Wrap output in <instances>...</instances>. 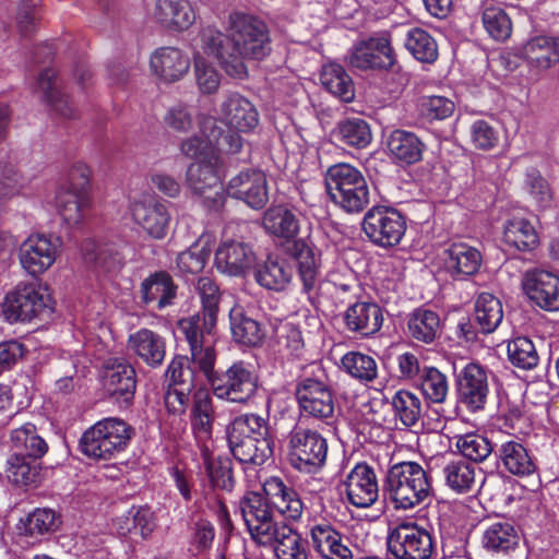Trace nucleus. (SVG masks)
Wrapping results in <instances>:
<instances>
[{
    "label": "nucleus",
    "mask_w": 559,
    "mask_h": 559,
    "mask_svg": "<svg viewBox=\"0 0 559 559\" xmlns=\"http://www.w3.org/2000/svg\"><path fill=\"white\" fill-rule=\"evenodd\" d=\"M227 35L214 26L200 31L202 50L217 59L225 72L236 79L248 74L246 60H262L271 52L267 25L261 19L242 12L228 16Z\"/></svg>",
    "instance_id": "nucleus-1"
},
{
    "label": "nucleus",
    "mask_w": 559,
    "mask_h": 559,
    "mask_svg": "<svg viewBox=\"0 0 559 559\" xmlns=\"http://www.w3.org/2000/svg\"><path fill=\"white\" fill-rule=\"evenodd\" d=\"M239 510L251 538L270 544L272 534L283 523L274 520V510L287 520L297 521L304 512V503L296 490L280 477H270L263 484V492H247L239 501Z\"/></svg>",
    "instance_id": "nucleus-2"
},
{
    "label": "nucleus",
    "mask_w": 559,
    "mask_h": 559,
    "mask_svg": "<svg viewBox=\"0 0 559 559\" xmlns=\"http://www.w3.org/2000/svg\"><path fill=\"white\" fill-rule=\"evenodd\" d=\"M197 290L201 298L202 310L178 322V330L189 344L191 360L205 372L215 366V328L218 313V287L210 277H200Z\"/></svg>",
    "instance_id": "nucleus-3"
},
{
    "label": "nucleus",
    "mask_w": 559,
    "mask_h": 559,
    "mask_svg": "<svg viewBox=\"0 0 559 559\" xmlns=\"http://www.w3.org/2000/svg\"><path fill=\"white\" fill-rule=\"evenodd\" d=\"M383 488L396 510L414 509L432 492L428 473L413 461L392 465L388 469Z\"/></svg>",
    "instance_id": "nucleus-4"
},
{
    "label": "nucleus",
    "mask_w": 559,
    "mask_h": 559,
    "mask_svg": "<svg viewBox=\"0 0 559 559\" xmlns=\"http://www.w3.org/2000/svg\"><path fill=\"white\" fill-rule=\"evenodd\" d=\"M301 415L330 423L335 416L331 381L320 362L306 366L295 389Z\"/></svg>",
    "instance_id": "nucleus-5"
},
{
    "label": "nucleus",
    "mask_w": 559,
    "mask_h": 559,
    "mask_svg": "<svg viewBox=\"0 0 559 559\" xmlns=\"http://www.w3.org/2000/svg\"><path fill=\"white\" fill-rule=\"evenodd\" d=\"M324 183L330 200L346 213H360L369 204V185L362 173L348 163L331 165Z\"/></svg>",
    "instance_id": "nucleus-6"
},
{
    "label": "nucleus",
    "mask_w": 559,
    "mask_h": 559,
    "mask_svg": "<svg viewBox=\"0 0 559 559\" xmlns=\"http://www.w3.org/2000/svg\"><path fill=\"white\" fill-rule=\"evenodd\" d=\"M242 147V138L235 132H226L217 126L214 117L202 116L199 120V134L183 139L180 152L194 163H218V153L236 154Z\"/></svg>",
    "instance_id": "nucleus-7"
},
{
    "label": "nucleus",
    "mask_w": 559,
    "mask_h": 559,
    "mask_svg": "<svg viewBox=\"0 0 559 559\" xmlns=\"http://www.w3.org/2000/svg\"><path fill=\"white\" fill-rule=\"evenodd\" d=\"M214 419L215 411L210 392L205 389L197 390L192 396L190 413L191 430L200 449L205 471L210 478L216 481L221 476L230 478V468L227 464H222L221 462L216 466L213 439Z\"/></svg>",
    "instance_id": "nucleus-8"
},
{
    "label": "nucleus",
    "mask_w": 559,
    "mask_h": 559,
    "mask_svg": "<svg viewBox=\"0 0 559 559\" xmlns=\"http://www.w3.org/2000/svg\"><path fill=\"white\" fill-rule=\"evenodd\" d=\"M195 366L209 379L212 392L218 400L240 405H247L254 400L259 389V377L250 364L235 361L227 369L216 372L214 368L205 372Z\"/></svg>",
    "instance_id": "nucleus-9"
},
{
    "label": "nucleus",
    "mask_w": 559,
    "mask_h": 559,
    "mask_svg": "<svg viewBox=\"0 0 559 559\" xmlns=\"http://www.w3.org/2000/svg\"><path fill=\"white\" fill-rule=\"evenodd\" d=\"M133 429L124 420L108 417L95 423L80 439L83 454L94 460H111L124 451Z\"/></svg>",
    "instance_id": "nucleus-10"
},
{
    "label": "nucleus",
    "mask_w": 559,
    "mask_h": 559,
    "mask_svg": "<svg viewBox=\"0 0 559 559\" xmlns=\"http://www.w3.org/2000/svg\"><path fill=\"white\" fill-rule=\"evenodd\" d=\"M90 169L85 164L74 165L69 173V182L61 186L56 194L59 214L69 225L80 224L90 206L87 186Z\"/></svg>",
    "instance_id": "nucleus-11"
},
{
    "label": "nucleus",
    "mask_w": 559,
    "mask_h": 559,
    "mask_svg": "<svg viewBox=\"0 0 559 559\" xmlns=\"http://www.w3.org/2000/svg\"><path fill=\"white\" fill-rule=\"evenodd\" d=\"M361 226L367 238L373 245L392 248L403 239L406 231V219L394 207L377 205L366 212Z\"/></svg>",
    "instance_id": "nucleus-12"
},
{
    "label": "nucleus",
    "mask_w": 559,
    "mask_h": 559,
    "mask_svg": "<svg viewBox=\"0 0 559 559\" xmlns=\"http://www.w3.org/2000/svg\"><path fill=\"white\" fill-rule=\"evenodd\" d=\"M49 302L50 296L40 283H20L5 296L2 313L9 322L31 321L41 314Z\"/></svg>",
    "instance_id": "nucleus-13"
},
{
    "label": "nucleus",
    "mask_w": 559,
    "mask_h": 559,
    "mask_svg": "<svg viewBox=\"0 0 559 559\" xmlns=\"http://www.w3.org/2000/svg\"><path fill=\"white\" fill-rule=\"evenodd\" d=\"M289 462L301 473H316L324 464L328 455V442L318 431L308 428H295L289 435Z\"/></svg>",
    "instance_id": "nucleus-14"
},
{
    "label": "nucleus",
    "mask_w": 559,
    "mask_h": 559,
    "mask_svg": "<svg viewBox=\"0 0 559 559\" xmlns=\"http://www.w3.org/2000/svg\"><path fill=\"white\" fill-rule=\"evenodd\" d=\"M459 401L472 413L484 409L489 395V370L478 362H467L455 374Z\"/></svg>",
    "instance_id": "nucleus-15"
},
{
    "label": "nucleus",
    "mask_w": 559,
    "mask_h": 559,
    "mask_svg": "<svg viewBox=\"0 0 559 559\" xmlns=\"http://www.w3.org/2000/svg\"><path fill=\"white\" fill-rule=\"evenodd\" d=\"M350 67L367 70H389L396 63L394 49L388 36H372L353 45L347 55Z\"/></svg>",
    "instance_id": "nucleus-16"
},
{
    "label": "nucleus",
    "mask_w": 559,
    "mask_h": 559,
    "mask_svg": "<svg viewBox=\"0 0 559 559\" xmlns=\"http://www.w3.org/2000/svg\"><path fill=\"white\" fill-rule=\"evenodd\" d=\"M388 551L394 559H429L432 554L430 534L416 525L401 524L388 537Z\"/></svg>",
    "instance_id": "nucleus-17"
},
{
    "label": "nucleus",
    "mask_w": 559,
    "mask_h": 559,
    "mask_svg": "<svg viewBox=\"0 0 559 559\" xmlns=\"http://www.w3.org/2000/svg\"><path fill=\"white\" fill-rule=\"evenodd\" d=\"M58 237L44 234L31 235L22 242L19 259L22 267L31 275H39L50 269L60 253Z\"/></svg>",
    "instance_id": "nucleus-18"
},
{
    "label": "nucleus",
    "mask_w": 559,
    "mask_h": 559,
    "mask_svg": "<svg viewBox=\"0 0 559 559\" xmlns=\"http://www.w3.org/2000/svg\"><path fill=\"white\" fill-rule=\"evenodd\" d=\"M104 390L120 407L132 404L136 389L133 366L123 358L109 359L103 374Z\"/></svg>",
    "instance_id": "nucleus-19"
},
{
    "label": "nucleus",
    "mask_w": 559,
    "mask_h": 559,
    "mask_svg": "<svg viewBox=\"0 0 559 559\" xmlns=\"http://www.w3.org/2000/svg\"><path fill=\"white\" fill-rule=\"evenodd\" d=\"M134 222L153 239L166 237L170 214L166 205L151 194L134 200L131 205Z\"/></svg>",
    "instance_id": "nucleus-20"
},
{
    "label": "nucleus",
    "mask_w": 559,
    "mask_h": 559,
    "mask_svg": "<svg viewBox=\"0 0 559 559\" xmlns=\"http://www.w3.org/2000/svg\"><path fill=\"white\" fill-rule=\"evenodd\" d=\"M532 302L546 311H559V276L545 270H530L522 281Z\"/></svg>",
    "instance_id": "nucleus-21"
},
{
    "label": "nucleus",
    "mask_w": 559,
    "mask_h": 559,
    "mask_svg": "<svg viewBox=\"0 0 559 559\" xmlns=\"http://www.w3.org/2000/svg\"><path fill=\"white\" fill-rule=\"evenodd\" d=\"M348 502L366 509L374 504L379 497V486L374 469L367 463L356 464L344 480Z\"/></svg>",
    "instance_id": "nucleus-22"
},
{
    "label": "nucleus",
    "mask_w": 559,
    "mask_h": 559,
    "mask_svg": "<svg viewBox=\"0 0 559 559\" xmlns=\"http://www.w3.org/2000/svg\"><path fill=\"white\" fill-rule=\"evenodd\" d=\"M226 192L252 209H262L269 201L266 176L260 170L240 171L229 180Z\"/></svg>",
    "instance_id": "nucleus-23"
},
{
    "label": "nucleus",
    "mask_w": 559,
    "mask_h": 559,
    "mask_svg": "<svg viewBox=\"0 0 559 559\" xmlns=\"http://www.w3.org/2000/svg\"><path fill=\"white\" fill-rule=\"evenodd\" d=\"M152 19L169 32H185L197 21V10L190 0H155Z\"/></svg>",
    "instance_id": "nucleus-24"
},
{
    "label": "nucleus",
    "mask_w": 559,
    "mask_h": 559,
    "mask_svg": "<svg viewBox=\"0 0 559 559\" xmlns=\"http://www.w3.org/2000/svg\"><path fill=\"white\" fill-rule=\"evenodd\" d=\"M497 467L516 477H528L537 472L535 457L519 440L510 438L502 441L495 451Z\"/></svg>",
    "instance_id": "nucleus-25"
},
{
    "label": "nucleus",
    "mask_w": 559,
    "mask_h": 559,
    "mask_svg": "<svg viewBox=\"0 0 559 559\" xmlns=\"http://www.w3.org/2000/svg\"><path fill=\"white\" fill-rule=\"evenodd\" d=\"M289 253L297 262V273L304 292L311 293L321 280V251L306 239L299 238L289 247Z\"/></svg>",
    "instance_id": "nucleus-26"
},
{
    "label": "nucleus",
    "mask_w": 559,
    "mask_h": 559,
    "mask_svg": "<svg viewBox=\"0 0 559 559\" xmlns=\"http://www.w3.org/2000/svg\"><path fill=\"white\" fill-rule=\"evenodd\" d=\"M254 261L253 250L242 240H223L215 251L217 270L230 276L243 275L253 265Z\"/></svg>",
    "instance_id": "nucleus-27"
},
{
    "label": "nucleus",
    "mask_w": 559,
    "mask_h": 559,
    "mask_svg": "<svg viewBox=\"0 0 559 559\" xmlns=\"http://www.w3.org/2000/svg\"><path fill=\"white\" fill-rule=\"evenodd\" d=\"M520 56L532 73L540 74L559 63V37L534 36L521 47Z\"/></svg>",
    "instance_id": "nucleus-28"
},
{
    "label": "nucleus",
    "mask_w": 559,
    "mask_h": 559,
    "mask_svg": "<svg viewBox=\"0 0 559 559\" xmlns=\"http://www.w3.org/2000/svg\"><path fill=\"white\" fill-rule=\"evenodd\" d=\"M218 115L222 122L239 132H248L259 123L255 107L239 93H229L224 97Z\"/></svg>",
    "instance_id": "nucleus-29"
},
{
    "label": "nucleus",
    "mask_w": 559,
    "mask_h": 559,
    "mask_svg": "<svg viewBox=\"0 0 559 559\" xmlns=\"http://www.w3.org/2000/svg\"><path fill=\"white\" fill-rule=\"evenodd\" d=\"M444 266L454 281H465L480 270L483 255L480 251L466 243L454 242L444 250Z\"/></svg>",
    "instance_id": "nucleus-30"
},
{
    "label": "nucleus",
    "mask_w": 559,
    "mask_h": 559,
    "mask_svg": "<svg viewBox=\"0 0 559 559\" xmlns=\"http://www.w3.org/2000/svg\"><path fill=\"white\" fill-rule=\"evenodd\" d=\"M128 349L151 368L162 366L166 356V341L158 333L142 328L131 333L127 342Z\"/></svg>",
    "instance_id": "nucleus-31"
},
{
    "label": "nucleus",
    "mask_w": 559,
    "mask_h": 559,
    "mask_svg": "<svg viewBox=\"0 0 559 559\" xmlns=\"http://www.w3.org/2000/svg\"><path fill=\"white\" fill-rule=\"evenodd\" d=\"M153 72L164 82L173 83L182 79L190 69V58L176 47H162L151 56Z\"/></svg>",
    "instance_id": "nucleus-32"
},
{
    "label": "nucleus",
    "mask_w": 559,
    "mask_h": 559,
    "mask_svg": "<svg viewBox=\"0 0 559 559\" xmlns=\"http://www.w3.org/2000/svg\"><path fill=\"white\" fill-rule=\"evenodd\" d=\"M314 550L324 559H353L352 550L342 543L341 534L328 522L314 523L309 528Z\"/></svg>",
    "instance_id": "nucleus-33"
},
{
    "label": "nucleus",
    "mask_w": 559,
    "mask_h": 559,
    "mask_svg": "<svg viewBox=\"0 0 559 559\" xmlns=\"http://www.w3.org/2000/svg\"><path fill=\"white\" fill-rule=\"evenodd\" d=\"M344 319L349 331L367 337L380 331L383 312L376 302L359 301L347 308Z\"/></svg>",
    "instance_id": "nucleus-34"
},
{
    "label": "nucleus",
    "mask_w": 559,
    "mask_h": 559,
    "mask_svg": "<svg viewBox=\"0 0 559 559\" xmlns=\"http://www.w3.org/2000/svg\"><path fill=\"white\" fill-rule=\"evenodd\" d=\"M386 147L395 164L408 166L421 160L425 144L415 133L396 129L389 135Z\"/></svg>",
    "instance_id": "nucleus-35"
},
{
    "label": "nucleus",
    "mask_w": 559,
    "mask_h": 559,
    "mask_svg": "<svg viewBox=\"0 0 559 559\" xmlns=\"http://www.w3.org/2000/svg\"><path fill=\"white\" fill-rule=\"evenodd\" d=\"M229 449L236 460L243 464L262 465L273 454L270 438H245L227 433Z\"/></svg>",
    "instance_id": "nucleus-36"
},
{
    "label": "nucleus",
    "mask_w": 559,
    "mask_h": 559,
    "mask_svg": "<svg viewBox=\"0 0 559 559\" xmlns=\"http://www.w3.org/2000/svg\"><path fill=\"white\" fill-rule=\"evenodd\" d=\"M293 277L294 267L292 263L281 257H269L254 270L257 283L269 290L282 292L286 289Z\"/></svg>",
    "instance_id": "nucleus-37"
},
{
    "label": "nucleus",
    "mask_w": 559,
    "mask_h": 559,
    "mask_svg": "<svg viewBox=\"0 0 559 559\" xmlns=\"http://www.w3.org/2000/svg\"><path fill=\"white\" fill-rule=\"evenodd\" d=\"M520 539L515 526L503 520L486 526L481 535V545L489 552L507 555L519 546Z\"/></svg>",
    "instance_id": "nucleus-38"
},
{
    "label": "nucleus",
    "mask_w": 559,
    "mask_h": 559,
    "mask_svg": "<svg viewBox=\"0 0 559 559\" xmlns=\"http://www.w3.org/2000/svg\"><path fill=\"white\" fill-rule=\"evenodd\" d=\"M406 324L409 337L418 343L429 345L440 337V317L436 311L425 307L414 309L407 316Z\"/></svg>",
    "instance_id": "nucleus-39"
},
{
    "label": "nucleus",
    "mask_w": 559,
    "mask_h": 559,
    "mask_svg": "<svg viewBox=\"0 0 559 559\" xmlns=\"http://www.w3.org/2000/svg\"><path fill=\"white\" fill-rule=\"evenodd\" d=\"M217 163H192L187 169V181L189 187L198 194L213 192L206 198L219 204L222 202V185L216 171Z\"/></svg>",
    "instance_id": "nucleus-40"
},
{
    "label": "nucleus",
    "mask_w": 559,
    "mask_h": 559,
    "mask_svg": "<svg viewBox=\"0 0 559 559\" xmlns=\"http://www.w3.org/2000/svg\"><path fill=\"white\" fill-rule=\"evenodd\" d=\"M503 243L512 250L531 252L537 248L539 238L535 227L525 217H512L503 224Z\"/></svg>",
    "instance_id": "nucleus-41"
},
{
    "label": "nucleus",
    "mask_w": 559,
    "mask_h": 559,
    "mask_svg": "<svg viewBox=\"0 0 559 559\" xmlns=\"http://www.w3.org/2000/svg\"><path fill=\"white\" fill-rule=\"evenodd\" d=\"M263 227L267 234L283 241H295L300 231L297 215L289 209L278 205L266 210L263 215Z\"/></svg>",
    "instance_id": "nucleus-42"
},
{
    "label": "nucleus",
    "mask_w": 559,
    "mask_h": 559,
    "mask_svg": "<svg viewBox=\"0 0 559 559\" xmlns=\"http://www.w3.org/2000/svg\"><path fill=\"white\" fill-rule=\"evenodd\" d=\"M262 546L272 547L277 559H309L307 543L284 523L272 534L271 543Z\"/></svg>",
    "instance_id": "nucleus-43"
},
{
    "label": "nucleus",
    "mask_w": 559,
    "mask_h": 559,
    "mask_svg": "<svg viewBox=\"0 0 559 559\" xmlns=\"http://www.w3.org/2000/svg\"><path fill=\"white\" fill-rule=\"evenodd\" d=\"M175 297L176 286L171 276L166 272H156L141 284V298L145 305L156 302L160 310L169 306Z\"/></svg>",
    "instance_id": "nucleus-44"
},
{
    "label": "nucleus",
    "mask_w": 559,
    "mask_h": 559,
    "mask_svg": "<svg viewBox=\"0 0 559 559\" xmlns=\"http://www.w3.org/2000/svg\"><path fill=\"white\" fill-rule=\"evenodd\" d=\"M10 442L15 453L27 457L39 459L48 450L46 441L38 435L37 428L32 423H24L10 432Z\"/></svg>",
    "instance_id": "nucleus-45"
},
{
    "label": "nucleus",
    "mask_w": 559,
    "mask_h": 559,
    "mask_svg": "<svg viewBox=\"0 0 559 559\" xmlns=\"http://www.w3.org/2000/svg\"><path fill=\"white\" fill-rule=\"evenodd\" d=\"M442 476L449 489L463 495L473 490L476 483V468L472 463L459 459L444 464Z\"/></svg>",
    "instance_id": "nucleus-46"
},
{
    "label": "nucleus",
    "mask_w": 559,
    "mask_h": 559,
    "mask_svg": "<svg viewBox=\"0 0 559 559\" xmlns=\"http://www.w3.org/2000/svg\"><path fill=\"white\" fill-rule=\"evenodd\" d=\"M320 80L326 91L342 102L350 103L354 100V82L341 64L329 63L324 66L321 71Z\"/></svg>",
    "instance_id": "nucleus-47"
},
{
    "label": "nucleus",
    "mask_w": 559,
    "mask_h": 559,
    "mask_svg": "<svg viewBox=\"0 0 559 559\" xmlns=\"http://www.w3.org/2000/svg\"><path fill=\"white\" fill-rule=\"evenodd\" d=\"M333 136L341 143L356 148L367 147L372 133L369 123L361 118H347L337 122Z\"/></svg>",
    "instance_id": "nucleus-48"
},
{
    "label": "nucleus",
    "mask_w": 559,
    "mask_h": 559,
    "mask_svg": "<svg viewBox=\"0 0 559 559\" xmlns=\"http://www.w3.org/2000/svg\"><path fill=\"white\" fill-rule=\"evenodd\" d=\"M55 70H43L37 80V90L58 114L66 118H72L74 117L75 108L70 102L69 96L55 87Z\"/></svg>",
    "instance_id": "nucleus-49"
},
{
    "label": "nucleus",
    "mask_w": 559,
    "mask_h": 559,
    "mask_svg": "<svg viewBox=\"0 0 559 559\" xmlns=\"http://www.w3.org/2000/svg\"><path fill=\"white\" fill-rule=\"evenodd\" d=\"M501 301L490 293H481L475 302V321L485 334L492 333L502 322Z\"/></svg>",
    "instance_id": "nucleus-50"
},
{
    "label": "nucleus",
    "mask_w": 559,
    "mask_h": 559,
    "mask_svg": "<svg viewBox=\"0 0 559 559\" xmlns=\"http://www.w3.org/2000/svg\"><path fill=\"white\" fill-rule=\"evenodd\" d=\"M405 47L421 63L431 64L439 56L436 39L421 27H412L406 32Z\"/></svg>",
    "instance_id": "nucleus-51"
},
{
    "label": "nucleus",
    "mask_w": 559,
    "mask_h": 559,
    "mask_svg": "<svg viewBox=\"0 0 559 559\" xmlns=\"http://www.w3.org/2000/svg\"><path fill=\"white\" fill-rule=\"evenodd\" d=\"M83 252L88 263L107 273L118 270L123 264V257L115 245L87 241Z\"/></svg>",
    "instance_id": "nucleus-52"
},
{
    "label": "nucleus",
    "mask_w": 559,
    "mask_h": 559,
    "mask_svg": "<svg viewBox=\"0 0 559 559\" xmlns=\"http://www.w3.org/2000/svg\"><path fill=\"white\" fill-rule=\"evenodd\" d=\"M230 331L235 342L249 347L258 346L264 337L260 323L240 311L230 313Z\"/></svg>",
    "instance_id": "nucleus-53"
},
{
    "label": "nucleus",
    "mask_w": 559,
    "mask_h": 559,
    "mask_svg": "<svg viewBox=\"0 0 559 559\" xmlns=\"http://www.w3.org/2000/svg\"><path fill=\"white\" fill-rule=\"evenodd\" d=\"M346 373L361 383L373 381L378 376V365L373 357L360 352H348L341 359Z\"/></svg>",
    "instance_id": "nucleus-54"
},
{
    "label": "nucleus",
    "mask_w": 559,
    "mask_h": 559,
    "mask_svg": "<svg viewBox=\"0 0 559 559\" xmlns=\"http://www.w3.org/2000/svg\"><path fill=\"white\" fill-rule=\"evenodd\" d=\"M392 406L395 416L405 427H414L421 417V401L411 391H397L392 397Z\"/></svg>",
    "instance_id": "nucleus-55"
},
{
    "label": "nucleus",
    "mask_w": 559,
    "mask_h": 559,
    "mask_svg": "<svg viewBox=\"0 0 559 559\" xmlns=\"http://www.w3.org/2000/svg\"><path fill=\"white\" fill-rule=\"evenodd\" d=\"M417 384L424 396L431 403H443L449 392L447 376L435 367L423 368Z\"/></svg>",
    "instance_id": "nucleus-56"
},
{
    "label": "nucleus",
    "mask_w": 559,
    "mask_h": 559,
    "mask_svg": "<svg viewBox=\"0 0 559 559\" xmlns=\"http://www.w3.org/2000/svg\"><path fill=\"white\" fill-rule=\"evenodd\" d=\"M523 189L539 210L550 209L554 202L552 190L548 181L535 169H527L524 176Z\"/></svg>",
    "instance_id": "nucleus-57"
},
{
    "label": "nucleus",
    "mask_w": 559,
    "mask_h": 559,
    "mask_svg": "<svg viewBox=\"0 0 559 559\" xmlns=\"http://www.w3.org/2000/svg\"><path fill=\"white\" fill-rule=\"evenodd\" d=\"M455 445L463 457L475 463L484 462L493 452L490 440L476 432L457 436Z\"/></svg>",
    "instance_id": "nucleus-58"
},
{
    "label": "nucleus",
    "mask_w": 559,
    "mask_h": 559,
    "mask_svg": "<svg viewBox=\"0 0 559 559\" xmlns=\"http://www.w3.org/2000/svg\"><path fill=\"white\" fill-rule=\"evenodd\" d=\"M508 359L516 368L523 370L534 369L539 357L533 342L524 336L516 337L508 343Z\"/></svg>",
    "instance_id": "nucleus-59"
},
{
    "label": "nucleus",
    "mask_w": 559,
    "mask_h": 559,
    "mask_svg": "<svg viewBox=\"0 0 559 559\" xmlns=\"http://www.w3.org/2000/svg\"><path fill=\"white\" fill-rule=\"evenodd\" d=\"M27 455L14 453L7 462L5 475L10 483L19 486L31 485L38 476L37 465Z\"/></svg>",
    "instance_id": "nucleus-60"
},
{
    "label": "nucleus",
    "mask_w": 559,
    "mask_h": 559,
    "mask_svg": "<svg viewBox=\"0 0 559 559\" xmlns=\"http://www.w3.org/2000/svg\"><path fill=\"white\" fill-rule=\"evenodd\" d=\"M227 433L245 438H269V427L265 419L257 414L237 416L227 427Z\"/></svg>",
    "instance_id": "nucleus-61"
},
{
    "label": "nucleus",
    "mask_w": 559,
    "mask_h": 559,
    "mask_svg": "<svg viewBox=\"0 0 559 559\" xmlns=\"http://www.w3.org/2000/svg\"><path fill=\"white\" fill-rule=\"evenodd\" d=\"M165 380L170 388H182L192 390L195 384V373L189 364L187 356H176L169 362Z\"/></svg>",
    "instance_id": "nucleus-62"
},
{
    "label": "nucleus",
    "mask_w": 559,
    "mask_h": 559,
    "mask_svg": "<svg viewBox=\"0 0 559 559\" xmlns=\"http://www.w3.org/2000/svg\"><path fill=\"white\" fill-rule=\"evenodd\" d=\"M59 525L58 514L47 508L35 509L23 522V532L28 536H39L53 532Z\"/></svg>",
    "instance_id": "nucleus-63"
},
{
    "label": "nucleus",
    "mask_w": 559,
    "mask_h": 559,
    "mask_svg": "<svg viewBox=\"0 0 559 559\" xmlns=\"http://www.w3.org/2000/svg\"><path fill=\"white\" fill-rule=\"evenodd\" d=\"M483 24L487 33L496 40L510 37L512 23L508 14L498 7H486L483 12Z\"/></svg>",
    "instance_id": "nucleus-64"
}]
</instances>
